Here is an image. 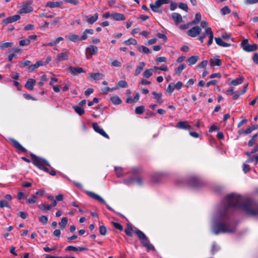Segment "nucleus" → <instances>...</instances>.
I'll list each match as a JSON object with an SVG mask.
<instances>
[{
  "label": "nucleus",
  "mask_w": 258,
  "mask_h": 258,
  "mask_svg": "<svg viewBox=\"0 0 258 258\" xmlns=\"http://www.w3.org/2000/svg\"><path fill=\"white\" fill-rule=\"evenodd\" d=\"M226 204L224 210L220 213V220L215 222L213 226V231L216 235L219 233H231L236 230L235 227L230 222L227 213L229 209H241L250 216H258V203L249 199L242 201L241 195L231 193L225 198Z\"/></svg>",
  "instance_id": "f257e3e1"
},
{
  "label": "nucleus",
  "mask_w": 258,
  "mask_h": 258,
  "mask_svg": "<svg viewBox=\"0 0 258 258\" xmlns=\"http://www.w3.org/2000/svg\"><path fill=\"white\" fill-rule=\"evenodd\" d=\"M32 158V163L40 170L44 171L45 172L49 173L51 175H55L56 171L54 169L49 170L46 166L51 167L49 163L46 159L41 157L37 156L34 154L31 153L30 154Z\"/></svg>",
  "instance_id": "f03ea898"
},
{
  "label": "nucleus",
  "mask_w": 258,
  "mask_h": 258,
  "mask_svg": "<svg viewBox=\"0 0 258 258\" xmlns=\"http://www.w3.org/2000/svg\"><path fill=\"white\" fill-rule=\"evenodd\" d=\"M134 232L140 240L142 245L146 248L147 251L155 250V247L150 243L149 238L144 232L137 228Z\"/></svg>",
  "instance_id": "7ed1b4c3"
},
{
  "label": "nucleus",
  "mask_w": 258,
  "mask_h": 258,
  "mask_svg": "<svg viewBox=\"0 0 258 258\" xmlns=\"http://www.w3.org/2000/svg\"><path fill=\"white\" fill-rule=\"evenodd\" d=\"M240 47L246 52H253L256 50L258 48L256 44H249L247 39H245L241 42Z\"/></svg>",
  "instance_id": "20e7f679"
},
{
  "label": "nucleus",
  "mask_w": 258,
  "mask_h": 258,
  "mask_svg": "<svg viewBox=\"0 0 258 258\" xmlns=\"http://www.w3.org/2000/svg\"><path fill=\"white\" fill-rule=\"evenodd\" d=\"M33 3L32 1H29L26 3L23 4L22 8H21L18 12L19 14H24L29 13L33 11V8L31 6Z\"/></svg>",
  "instance_id": "39448f33"
},
{
  "label": "nucleus",
  "mask_w": 258,
  "mask_h": 258,
  "mask_svg": "<svg viewBox=\"0 0 258 258\" xmlns=\"http://www.w3.org/2000/svg\"><path fill=\"white\" fill-rule=\"evenodd\" d=\"M87 194L91 198L95 199L99 201L100 202L105 204L107 207V208L111 211L115 212L114 209H113L109 205H108L105 202V201L100 196L97 195L96 194L92 192V191H87Z\"/></svg>",
  "instance_id": "423d86ee"
},
{
  "label": "nucleus",
  "mask_w": 258,
  "mask_h": 258,
  "mask_svg": "<svg viewBox=\"0 0 258 258\" xmlns=\"http://www.w3.org/2000/svg\"><path fill=\"white\" fill-rule=\"evenodd\" d=\"M98 47L95 45H91L86 48V55L87 59H90L92 55L98 53Z\"/></svg>",
  "instance_id": "0eeeda50"
},
{
  "label": "nucleus",
  "mask_w": 258,
  "mask_h": 258,
  "mask_svg": "<svg viewBox=\"0 0 258 258\" xmlns=\"http://www.w3.org/2000/svg\"><path fill=\"white\" fill-rule=\"evenodd\" d=\"M189 185L193 188H198L202 186V182L200 179L195 176L190 177L188 179Z\"/></svg>",
  "instance_id": "6e6552de"
},
{
  "label": "nucleus",
  "mask_w": 258,
  "mask_h": 258,
  "mask_svg": "<svg viewBox=\"0 0 258 258\" xmlns=\"http://www.w3.org/2000/svg\"><path fill=\"white\" fill-rule=\"evenodd\" d=\"M21 17L19 15H15L12 16L8 17L4 19L2 22L3 27L6 26L8 24L12 23L20 20Z\"/></svg>",
  "instance_id": "1a4fd4ad"
},
{
  "label": "nucleus",
  "mask_w": 258,
  "mask_h": 258,
  "mask_svg": "<svg viewBox=\"0 0 258 258\" xmlns=\"http://www.w3.org/2000/svg\"><path fill=\"white\" fill-rule=\"evenodd\" d=\"M124 182L126 185H128L133 184H137L139 185H142L143 184V180L141 177H130L126 179L124 181Z\"/></svg>",
  "instance_id": "9d476101"
},
{
  "label": "nucleus",
  "mask_w": 258,
  "mask_h": 258,
  "mask_svg": "<svg viewBox=\"0 0 258 258\" xmlns=\"http://www.w3.org/2000/svg\"><path fill=\"white\" fill-rule=\"evenodd\" d=\"M201 30L199 26H194L187 31V34L191 37H195L200 34Z\"/></svg>",
  "instance_id": "9b49d317"
},
{
  "label": "nucleus",
  "mask_w": 258,
  "mask_h": 258,
  "mask_svg": "<svg viewBox=\"0 0 258 258\" xmlns=\"http://www.w3.org/2000/svg\"><path fill=\"white\" fill-rule=\"evenodd\" d=\"M92 127L94 130L97 133L99 134L104 138L109 139V136L105 133V132L100 127L97 122H94L92 123Z\"/></svg>",
  "instance_id": "f8f14e48"
},
{
  "label": "nucleus",
  "mask_w": 258,
  "mask_h": 258,
  "mask_svg": "<svg viewBox=\"0 0 258 258\" xmlns=\"http://www.w3.org/2000/svg\"><path fill=\"white\" fill-rule=\"evenodd\" d=\"M175 127L180 130H190L191 126L188 123L187 121H180L176 124Z\"/></svg>",
  "instance_id": "ddd939ff"
},
{
  "label": "nucleus",
  "mask_w": 258,
  "mask_h": 258,
  "mask_svg": "<svg viewBox=\"0 0 258 258\" xmlns=\"http://www.w3.org/2000/svg\"><path fill=\"white\" fill-rule=\"evenodd\" d=\"M69 73L73 75H77L82 73H85V71L81 67H74L70 66L68 68Z\"/></svg>",
  "instance_id": "4468645a"
},
{
  "label": "nucleus",
  "mask_w": 258,
  "mask_h": 258,
  "mask_svg": "<svg viewBox=\"0 0 258 258\" xmlns=\"http://www.w3.org/2000/svg\"><path fill=\"white\" fill-rule=\"evenodd\" d=\"M10 141L11 142V143L12 144V145H13V146L16 148L17 149H18V150L22 152H27V150L24 147H23L20 143L18 141H17V140L14 139H11L10 140Z\"/></svg>",
  "instance_id": "2eb2a0df"
},
{
  "label": "nucleus",
  "mask_w": 258,
  "mask_h": 258,
  "mask_svg": "<svg viewBox=\"0 0 258 258\" xmlns=\"http://www.w3.org/2000/svg\"><path fill=\"white\" fill-rule=\"evenodd\" d=\"M205 32L207 36L209 38V40L207 42V45L208 46L211 45L213 43V40L214 38V34L213 32L210 27H208L205 29Z\"/></svg>",
  "instance_id": "dca6fc26"
},
{
  "label": "nucleus",
  "mask_w": 258,
  "mask_h": 258,
  "mask_svg": "<svg viewBox=\"0 0 258 258\" xmlns=\"http://www.w3.org/2000/svg\"><path fill=\"white\" fill-rule=\"evenodd\" d=\"M99 15L98 13H95L93 15H89L86 16L85 17L86 18V21L87 22L91 25L93 24L98 19Z\"/></svg>",
  "instance_id": "f3484780"
},
{
  "label": "nucleus",
  "mask_w": 258,
  "mask_h": 258,
  "mask_svg": "<svg viewBox=\"0 0 258 258\" xmlns=\"http://www.w3.org/2000/svg\"><path fill=\"white\" fill-rule=\"evenodd\" d=\"M69 53L67 51L58 53L56 59L57 61H61L69 59Z\"/></svg>",
  "instance_id": "a211bd4d"
},
{
  "label": "nucleus",
  "mask_w": 258,
  "mask_h": 258,
  "mask_svg": "<svg viewBox=\"0 0 258 258\" xmlns=\"http://www.w3.org/2000/svg\"><path fill=\"white\" fill-rule=\"evenodd\" d=\"M36 81L35 80L29 78L25 84V87L29 90H32L34 88V86L36 84Z\"/></svg>",
  "instance_id": "6ab92c4d"
},
{
  "label": "nucleus",
  "mask_w": 258,
  "mask_h": 258,
  "mask_svg": "<svg viewBox=\"0 0 258 258\" xmlns=\"http://www.w3.org/2000/svg\"><path fill=\"white\" fill-rule=\"evenodd\" d=\"M66 38L73 42L81 41L80 37L78 35L74 33H70L69 35L66 36Z\"/></svg>",
  "instance_id": "aec40b11"
},
{
  "label": "nucleus",
  "mask_w": 258,
  "mask_h": 258,
  "mask_svg": "<svg viewBox=\"0 0 258 258\" xmlns=\"http://www.w3.org/2000/svg\"><path fill=\"white\" fill-rule=\"evenodd\" d=\"M171 17L176 24H178L180 23H181L183 21L181 15L177 13H172Z\"/></svg>",
  "instance_id": "412c9836"
},
{
  "label": "nucleus",
  "mask_w": 258,
  "mask_h": 258,
  "mask_svg": "<svg viewBox=\"0 0 258 258\" xmlns=\"http://www.w3.org/2000/svg\"><path fill=\"white\" fill-rule=\"evenodd\" d=\"M94 34V30L92 29H87L83 33V35L80 37L81 40H84L88 38V34L93 35Z\"/></svg>",
  "instance_id": "4be33fe9"
},
{
  "label": "nucleus",
  "mask_w": 258,
  "mask_h": 258,
  "mask_svg": "<svg viewBox=\"0 0 258 258\" xmlns=\"http://www.w3.org/2000/svg\"><path fill=\"white\" fill-rule=\"evenodd\" d=\"M145 65L146 63L144 62H140L136 68L135 75L138 76L139 75H140L142 70H143L144 68L145 67Z\"/></svg>",
  "instance_id": "5701e85b"
},
{
  "label": "nucleus",
  "mask_w": 258,
  "mask_h": 258,
  "mask_svg": "<svg viewBox=\"0 0 258 258\" xmlns=\"http://www.w3.org/2000/svg\"><path fill=\"white\" fill-rule=\"evenodd\" d=\"M215 40L217 45L222 47H229L231 45V44L225 42L220 37H215Z\"/></svg>",
  "instance_id": "b1692460"
},
{
  "label": "nucleus",
  "mask_w": 258,
  "mask_h": 258,
  "mask_svg": "<svg viewBox=\"0 0 258 258\" xmlns=\"http://www.w3.org/2000/svg\"><path fill=\"white\" fill-rule=\"evenodd\" d=\"M199 59V57L198 55H193L187 58V62L188 64L190 66L194 65L196 63Z\"/></svg>",
  "instance_id": "393cba45"
},
{
  "label": "nucleus",
  "mask_w": 258,
  "mask_h": 258,
  "mask_svg": "<svg viewBox=\"0 0 258 258\" xmlns=\"http://www.w3.org/2000/svg\"><path fill=\"white\" fill-rule=\"evenodd\" d=\"M112 17L115 21H123L125 19V16L123 14L118 13L112 14Z\"/></svg>",
  "instance_id": "a878e982"
},
{
  "label": "nucleus",
  "mask_w": 258,
  "mask_h": 258,
  "mask_svg": "<svg viewBox=\"0 0 258 258\" xmlns=\"http://www.w3.org/2000/svg\"><path fill=\"white\" fill-rule=\"evenodd\" d=\"M13 46V43L11 42H1L0 49L2 50L7 48L12 47Z\"/></svg>",
  "instance_id": "bb28decb"
},
{
  "label": "nucleus",
  "mask_w": 258,
  "mask_h": 258,
  "mask_svg": "<svg viewBox=\"0 0 258 258\" xmlns=\"http://www.w3.org/2000/svg\"><path fill=\"white\" fill-rule=\"evenodd\" d=\"M152 94L154 95V98L156 100L157 102L159 104L162 103V94L161 93H157L156 92L153 91Z\"/></svg>",
  "instance_id": "cd10ccee"
},
{
  "label": "nucleus",
  "mask_w": 258,
  "mask_h": 258,
  "mask_svg": "<svg viewBox=\"0 0 258 258\" xmlns=\"http://www.w3.org/2000/svg\"><path fill=\"white\" fill-rule=\"evenodd\" d=\"M132 231H134L132 225L130 223L127 224L126 228L124 229L126 235L129 237H133Z\"/></svg>",
  "instance_id": "c85d7f7f"
},
{
  "label": "nucleus",
  "mask_w": 258,
  "mask_h": 258,
  "mask_svg": "<svg viewBox=\"0 0 258 258\" xmlns=\"http://www.w3.org/2000/svg\"><path fill=\"white\" fill-rule=\"evenodd\" d=\"M61 3L58 2L49 1L46 3V6L50 8H58L60 6Z\"/></svg>",
  "instance_id": "c756f323"
},
{
  "label": "nucleus",
  "mask_w": 258,
  "mask_h": 258,
  "mask_svg": "<svg viewBox=\"0 0 258 258\" xmlns=\"http://www.w3.org/2000/svg\"><path fill=\"white\" fill-rule=\"evenodd\" d=\"M110 100L115 105L120 104L122 102L121 100L117 95H114L111 97Z\"/></svg>",
  "instance_id": "7c9ffc66"
},
{
  "label": "nucleus",
  "mask_w": 258,
  "mask_h": 258,
  "mask_svg": "<svg viewBox=\"0 0 258 258\" xmlns=\"http://www.w3.org/2000/svg\"><path fill=\"white\" fill-rule=\"evenodd\" d=\"M137 49L139 51L142 52L144 54H149L151 52L149 48L144 45L138 46Z\"/></svg>",
  "instance_id": "2f4dec72"
},
{
  "label": "nucleus",
  "mask_w": 258,
  "mask_h": 258,
  "mask_svg": "<svg viewBox=\"0 0 258 258\" xmlns=\"http://www.w3.org/2000/svg\"><path fill=\"white\" fill-rule=\"evenodd\" d=\"M90 76L92 79L94 80H99L102 79L103 75L99 73H91Z\"/></svg>",
  "instance_id": "473e14b6"
},
{
  "label": "nucleus",
  "mask_w": 258,
  "mask_h": 258,
  "mask_svg": "<svg viewBox=\"0 0 258 258\" xmlns=\"http://www.w3.org/2000/svg\"><path fill=\"white\" fill-rule=\"evenodd\" d=\"M210 64L211 66H221L222 65V61L219 58L211 59L210 60Z\"/></svg>",
  "instance_id": "72a5a7b5"
},
{
  "label": "nucleus",
  "mask_w": 258,
  "mask_h": 258,
  "mask_svg": "<svg viewBox=\"0 0 258 258\" xmlns=\"http://www.w3.org/2000/svg\"><path fill=\"white\" fill-rule=\"evenodd\" d=\"M186 68V65L184 63L180 64L177 68L175 69V71L176 74L178 76L180 75L182 71Z\"/></svg>",
  "instance_id": "f704fd0d"
},
{
  "label": "nucleus",
  "mask_w": 258,
  "mask_h": 258,
  "mask_svg": "<svg viewBox=\"0 0 258 258\" xmlns=\"http://www.w3.org/2000/svg\"><path fill=\"white\" fill-rule=\"evenodd\" d=\"M68 222V219L67 217H63L60 222H59L58 224L59 227L62 229H64L66 227Z\"/></svg>",
  "instance_id": "c9c22d12"
},
{
  "label": "nucleus",
  "mask_w": 258,
  "mask_h": 258,
  "mask_svg": "<svg viewBox=\"0 0 258 258\" xmlns=\"http://www.w3.org/2000/svg\"><path fill=\"white\" fill-rule=\"evenodd\" d=\"M247 91V86H245L244 87H243V89L242 90H241L240 92H239V93H237V94H235L233 95V100H236L237 99L239 96L241 95H243Z\"/></svg>",
  "instance_id": "e433bc0d"
},
{
  "label": "nucleus",
  "mask_w": 258,
  "mask_h": 258,
  "mask_svg": "<svg viewBox=\"0 0 258 258\" xmlns=\"http://www.w3.org/2000/svg\"><path fill=\"white\" fill-rule=\"evenodd\" d=\"M153 69H146L143 73V77L145 78H149L151 77L153 75Z\"/></svg>",
  "instance_id": "4c0bfd02"
},
{
  "label": "nucleus",
  "mask_w": 258,
  "mask_h": 258,
  "mask_svg": "<svg viewBox=\"0 0 258 258\" xmlns=\"http://www.w3.org/2000/svg\"><path fill=\"white\" fill-rule=\"evenodd\" d=\"M123 43L127 45H130L131 44L136 45L137 44V41L135 39L130 38L129 39H128L127 40H125L123 42Z\"/></svg>",
  "instance_id": "58836bf2"
},
{
  "label": "nucleus",
  "mask_w": 258,
  "mask_h": 258,
  "mask_svg": "<svg viewBox=\"0 0 258 258\" xmlns=\"http://www.w3.org/2000/svg\"><path fill=\"white\" fill-rule=\"evenodd\" d=\"M73 109L75 110L76 113H77L79 115H82L85 113V110L84 108L77 106H75L73 107Z\"/></svg>",
  "instance_id": "ea45409f"
},
{
  "label": "nucleus",
  "mask_w": 258,
  "mask_h": 258,
  "mask_svg": "<svg viewBox=\"0 0 258 258\" xmlns=\"http://www.w3.org/2000/svg\"><path fill=\"white\" fill-rule=\"evenodd\" d=\"M243 77H239L236 79L232 80L231 82V84L234 86H237L238 85L241 84L243 81Z\"/></svg>",
  "instance_id": "a19ab883"
},
{
  "label": "nucleus",
  "mask_w": 258,
  "mask_h": 258,
  "mask_svg": "<svg viewBox=\"0 0 258 258\" xmlns=\"http://www.w3.org/2000/svg\"><path fill=\"white\" fill-rule=\"evenodd\" d=\"M258 137L257 134H254L252 138L249 140L248 145L249 147H252L257 140Z\"/></svg>",
  "instance_id": "79ce46f5"
},
{
  "label": "nucleus",
  "mask_w": 258,
  "mask_h": 258,
  "mask_svg": "<svg viewBox=\"0 0 258 258\" xmlns=\"http://www.w3.org/2000/svg\"><path fill=\"white\" fill-rule=\"evenodd\" d=\"M231 10L228 6H225L220 10V13L222 15H225L230 13Z\"/></svg>",
  "instance_id": "37998d69"
},
{
  "label": "nucleus",
  "mask_w": 258,
  "mask_h": 258,
  "mask_svg": "<svg viewBox=\"0 0 258 258\" xmlns=\"http://www.w3.org/2000/svg\"><path fill=\"white\" fill-rule=\"evenodd\" d=\"M145 107L143 105L137 106L135 109V113L137 114H141L145 111Z\"/></svg>",
  "instance_id": "c03bdc74"
},
{
  "label": "nucleus",
  "mask_w": 258,
  "mask_h": 258,
  "mask_svg": "<svg viewBox=\"0 0 258 258\" xmlns=\"http://www.w3.org/2000/svg\"><path fill=\"white\" fill-rule=\"evenodd\" d=\"M31 63V61L29 60H25L23 61H21L19 62V66L21 68H23L26 66H29Z\"/></svg>",
  "instance_id": "a18cd8bd"
},
{
  "label": "nucleus",
  "mask_w": 258,
  "mask_h": 258,
  "mask_svg": "<svg viewBox=\"0 0 258 258\" xmlns=\"http://www.w3.org/2000/svg\"><path fill=\"white\" fill-rule=\"evenodd\" d=\"M116 85L120 88H126L128 86V84L125 81L120 80L117 83Z\"/></svg>",
  "instance_id": "49530a36"
},
{
  "label": "nucleus",
  "mask_w": 258,
  "mask_h": 258,
  "mask_svg": "<svg viewBox=\"0 0 258 258\" xmlns=\"http://www.w3.org/2000/svg\"><path fill=\"white\" fill-rule=\"evenodd\" d=\"M254 161H255V164L258 163V155L253 156L248 158L245 162L246 163H250L253 162Z\"/></svg>",
  "instance_id": "de8ad7c7"
},
{
  "label": "nucleus",
  "mask_w": 258,
  "mask_h": 258,
  "mask_svg": "<svg viewBox=\"0 0 258 258\" xmlns=\"http://www.w3.org/2000/svg\"><path fill=\"white\" fill-rule=\"evenodd\" d=\"M201 20V15L200 13H197L195 15V19L192 21V23L193 24H197L199 23Z\"/></svg>",
  "instance_id": "09e8293b"
},
{
  "label": "nucleus",
  "mask_w": 258,
  "mask_h": 258,
  "mask_svg": "<svg viewBox=\"0 0 258 258\" xmlns=\"http://www.w3.org/2000/svg\"><path fill=\"white\" fill-rule=\"evenodd\" d=\"M62 20L61 17L55 18V20L51 23L50 28H54L58 23H59Z\"/></svg>",
  "instance_id": "8fccbe9b"
},
{
  "label": "nucleus",
  "mask_w": 258,
  "mask_h": 258,
  "mask_svg": "<svg viewBox=\"0 0 258 258\" xmlns=\"http://www.w3.org/2000/svg\"><path fill=\"white\" fill-rule=\"evenodd\" d=\"M252 131H253L252 129L251 130V128L250 127H248L246 130L239 131L238 134L239 135H241V134L247 135V134L251 133Z\"/></svg>",
  "instance_id": "3c124183"
},
{
  "label": "nucleus",
  "mask_w": 258,
  "mask_h": 258,
  "mask_svg": "<svg viewBox=\"0 0 258 258\" xmlns=\"http://www.w3.org/2000/svg\"><path fill=\"white\" fill-rule=\"evenodd\" d=\"M38 208L43 211H47L51 209L50 206L49 205H47V206H45L43 204H41L38 205Z\"/></svg>",
  "instance_id": "603ef678"
},
{
  "label": "nucleus",
  "mask_w": 258,
  "mask_h": 258,
  "mask_svg": "<svg viewBox=\"0 0 258 258\" xmlns=\"http://www.w3.org/2000/svg\"><path fill=\"white\" fill-rule=\"evenodd\" d=\"M39 221L43 225H45L47 224L48 222V218L46 216H41L39 218Z\"/></svg>",
  "instance_id": "864d4df0"
},
{
  "label": "nucleus",
  "mask_w": 258,
  "mask_h": 258,
  "mask_svg": "<svg viewBox=\"0 0 258 258\" xmlns=\"http://www.w3.org/2000/svg\"><path fill=\"white\" fill-rule=\"evenodd\" d=\"M36 197L35 195H32L28 200L27 203L29 204H34L36 202Z\"/></svg>",
  "instance_id": "5fc2aeb1"
},
{
  "label": "nucleus",
  "mask_w": 258,
  "mask_h": 258,
  "mask_svg": "<svg viewBox=\"0 0 258 258\" xmlns=\"http://www.w3.org/2000/svg\"><path fill=\"white\" fill-rule=\"evenodd\" d=\"M30 43L29 39L26 38L19 41V44L21 46H27Z\"/></svg>",
  "instance_id": "6e6d98bb"
},
{
  "label": "nucleus",
  "mask_w": 258,
  "mask_h": 258,
  "mask_svg": "<svg viewBox=\"0 0 258 258\" xmlns=\"http://www.w3.org/2000/svg\"><path fill=\"white\" fill-rule=\"evenodd\" d=\"M99 233L101 235H105L107 233L106 227L104 225H101L99 227Z\"/></svg>",
  "instance_id": "4d7b16f0"
},
{
  "label": "nucleus",
  "mask_w": 258,
  "mask_h": 258,
  "mask_svg": "<svg viewBox=\"0 0 258 258\" xmlns=\"http://www.w3.org/2000/svg\"><path fill=\"white\" fill-rule=\"evenodd\" d=\"M38 68V66L36 62L35 64H30V66L28 67V71L30 72H32Z\"/></svg>",
  "instance_id": "13d9d810"
},
{
  "label": "nucleus",
  "mask_w": 258,
  "mask_h": 258,
  "mask_svg": "<svg viewBox=\"0 0 258 258\" xmlns=\"http://www.w3.org/2000/svg\"><path fill=\"white\" fill-rule=\"evenodd\" d=\"M132 171L133 174L136 175L141 173L142 172V170L140 167H134L132 168Z\"/></svg>",
  "instance_id": "bf43d9fd"
},
{
  "label": "nucleus",
  "mask_w": 258,
  "mask_h": 258,
  "mask_svg": "<svg viewBox=\"0 0 258 258\" xmlns=\"http://www.w3.org/2000/svg\"><path fill=\"white\" fill-rule=\"evenodd\" d=\"M66 251H78V247H76L72 245H69L66 247Z\"/></svg>",
  "instance_id": "052dcab7"
},
{
  "label": "nucleus",
  "mask_w": 258,
  "mask_h": 258,
  "mask_svg": "<svg viewBox=\"0 0 258 258\" xmlns=\"http://www.w3.org/2000/svg\"><path fill=\"white\" fill-rule=\"evenodd\" d=\"M219 249V248L217 246L215 242L213 243L211 248V253L212 254H214Z\"/></svg>",
  "instance_id": "680f3d73"
},
{
  "label": "nucleus",
  "mask_w": 258,
  "mask_h": 258,
  "mask_svg": "<svg viewBox=\"0 0 258 258\" xmlns=\"http://www.w3.org/2000/svg\"><path fill=\"white\" fill-rule=\"evenodd\" d=\"M0 207H8L11 208L10 206L9 205L8 202L6 200H2L0 201Z\"/></svg>",
  "instance_id": "e2e57ef3"
},
{
  "label": "nucleus",
  "mask_w": 258,
  "mask_h": 258,
  "mask_svg": "<svg viewBox=\"0 0 258 258\" xmlns=\"http://www.w3.org/2000/svg\"><path fill=\"white\" fill-rule=\"evenodd\" d=\"M178 7L186 12L188 11V7L186 4L184 3H180L178 5Z\"/></svg>",
  "instance_id": "0e129e2a"
},
{
  "label": "nucleus",
  "mask_w": 258,
  "mask_h": 258,
  "mask_svg": "<svg viewBox=\"0 0 258 258\" xmlns=\"http://www.w3.org/2000/svg\"><path fill=\"white\" fill-rule=\"evenodd\" d=\"M242 170L245 173H246L250 170V167L249 165L243 163L242 165Z\"/></svg>",
  "instance_id": "69168bd1"
},
{
  "label": "nucleus",
  "mask_w": 258,
  "mask_h": 258,
  "mask_svg": "<svg viewBox=\"0 0 258 258\" xmlns=\"http://www.w3.org/2000/svg\"><path fill=\"white\" fill-rule=\"evenodd\" d=\"M208 63V61L207 60H203L197 66V67L198 68H205L207 66Z\"/></svg>",
  "instance_id": "338daca9"
},
{
  "label": "nucleus",
  "mask_w": 258,
  "mask_h": 258,
  "mask_svg": "<svg viewBox=\"0 0 258 258\" xmlns=\"http://www.w3.org/2000/svg\"><path fill=\"white\" fill-rule=\"evenodd\" d=\"M113 226L117 229L122 231L123 230L122 226L119 223L112 222Z\"/></svg>",
  "instance_id": "774afa93"
}]
</instances>
